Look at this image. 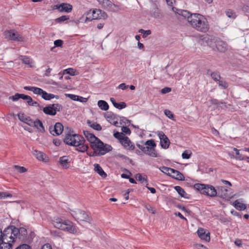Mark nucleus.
<instances>
[{"mask_svg":"<svg viewBox=\"0 0 249 249\" xmlns=\"http://www.w3.org/2000/svg\"><path fill=\"white\" fill-rule=\"evenodd\" d=\"M190 19V25L197 31L206 33L209 31V22L207 19L202 15L194 13Z\"/></svg>","mask_w":249,"mask_h":249,"instance_id":"f257e3e1","label":"nucleus"},{"mask_svg":"<svg viewBox=\"0 0 249 249\" xmlns=\"http://www.w3.org/2000/svg\"><path fill=\"white\" fill-rule=\"evenodd\" d=\"M65 143L76 147V150L81 152H84L87 150L88 146L85 143L84 138L79 135L68 133L66 135L64 140Z\"/></svg>","mask_w":249,"mask_h":249,"instance_id":"f03ea898","label":"nucleus"},{"mask_svg":"<svg viewBox=\"0 0 249 249\" xmlns=\"http://www.w3.org/2000/svg\"><path fill=\"white\" fill-rule=\"evenodd\" d=\"M52 221L53 226L56 228L67 231L71 233H74L76 231L75 227L69 220L63 219L60 217H54Z\"/></svg>","mask_w":249,"mask_h":249,"instance_id":"7ed1b4c3","label":"nucleus"},{"mask_svg":"<svg viewBox=\"0 0 249 249\" xmlns=\"http://www.w3.org/2000/svg\"><path fill=\"white\" fill-rule=\"evenodd\" d=\"M13 226L5 228L1 235V241L9 243H15L17 239V230L13 229Z\"/></svg>","mask_w":249,"mask_h":249,"instance_id":"20e7f679","label":"nucleus"},{"mask_svg":"<svg viewBox=\"0 0 249 249\" xmlns=\"http://www.w3.org/2000/svg\"><path fill=\"white\" fill-rule=\"evenodd\" d=\"M194 187L201 194L213 197L216 196L217 192L215 188L211 185L197 183Z\"/></svg>","mask_w":249,"mask_h":249,"instance_id":"39448f33","label":"nucleus"},{"mask_svg":"<svg viewBox=\"0 0 249 249\" xmlns=\"http://www.w3.org/2000/svg\"><path fill=\"white\" fill-rule=\"evenodd\" d=\"M24 89L27 90L31 91L35 94L40 95L42 98L45 100H50L54 98L56 99L59 98L58 95H55L52 93H48L39 88L36 87L25 86L24 87Z\"/></svg>","mask_w":249,"mask_h":249,"instance_id":"423d86ee","label":"nucleus"},{"mask_svg":"<svg viewBox=\"0 0 249 249\" xmlns=\"http://www.w3.org/2000/svg\"><path fill=\"white\" fill-rule=\"evenodd\" d=\"M88 17L86 18V21H91L92 19H101L102 18L105 19L107 18V14L99 9L94 10H90L88 14Z\"/></svg>","mask_w":249,"mask_h":249,"instance_id":"0eeeda50","label":"nucleus"},{"mask_svg":"<svg viewBox=\"0 0 249 249\" xmlns=\"http://www.w3.org/2000/svg\"><path fill=\"white\" fill-rule=\"evenodd\" d=\"M156 144L153 140H149L145 142L144 154L152 157H158V154L156 151Z\"/></svg>","mask_w":249,"mask_h":249,"instance_id":"6e6552de","label":"nucleus"},{"mask_svg":"<svg viewBox=\"0 0 249 249\" xmlns=\"http://www.w3.org/2000/svg\"><path fill=\"white\" fill-rule=\"evenodd\" d=\"M71 214L72 216L76 220L90 221V217L85 211L80 209L71 210Z\"/></svg>","mask_w":249,"mask_h":249,"instance_id":"1a4fd4ad","label":"nucleus"},{"mask_svg":"<svg viewBox=\"0 0 249 249\" xmlns=\"http://www.w3.org/2000/svg\"><path fill=\"white\" fill-rule=\"evenodd\" d=\"M4 35L6 38L9 40L20 42L24 41V37L14 30L5 31Z\"/></svg>","mask_w":249,"mask_h":249,"instance_id":"9d476101","label":"nucleus"},{"mask_svg":"<svg viewBox=\"0 0 249 249\" xmlns=\"http://www.w3.org/2000/svg\"><path fill=\"white\" fill-rule=\"evenodd\" d=\"M92 149L94 150L98 151L99 152V155H104L110 151L112 148L110 145L104 144L100 140L97 142Z\"/></svg>","mask_w":249,"mask_h":249,"instance_id":"9b49d317","label":"nucleus"},{"mask_svg":"<svg viewBox=\"0 0 249 249\" xmlns=\"http://www.w3.org/2000/svg\"><path fill=\"white\" fill-rule=\"evenodd\" d=\"M218 38L209 35H205L202 38L204 43H206L208 46L215 50V44Z\"/></svg>","mask_w":249,"mask_h":249,"instance_id":"f8f14e48","label":"nucleus"},{"mask_svg":"<svg viewBox=\"0 0 249 249\" xmlns=\"http://www.w3.org/2000/svg\"><path fill=\"white\" fill-rule=\"evenodd\" d=\"M63 125L60 123H56L54 126L49 127V131L53 136L60 135L63 130Z\"/></svg>","mask_w":249,"mask_h":249,"instance_id":"ddd939ff","label":"nucleus"},{"mask_svg":"<svg viewBox=\"0 0 249 249\" xmlns=\"http://www.w3.org/2000/svg\"><path fill=\"white\" fill-rule=\"evenodd\" d=\"M121 140L120 143L125 149L132 151L135 149V146L134 144L127 136H125L124 137L121 138Z\"/></svg>","mask_w":249,"mask_h":249,"instance_id":"4468645a","label":"nucleus"},{"mask_svg":"<svg viewBox=\"0 0 249 249\" xmlns=\"http://www.w3.org/2000/svg\"><path fill=\"white\" fill-rule=\"evenodd\" d=\"M158 135L160 139V143L162 148L167 149L170 144V141L167 137L162 132H159Z\"/></svg>","mask_w":249,"mask_h":249,"instance_id":"2eb2a0df","label":"nucleus"},{"mask_svg":"<svg viewBox=\"0 0 249 249\" xmlns=\"http://www.w3.org/2000/svg\"><path fill=\"white\" fill-rule=\"evenodd\" d=\"M84 134L87 140L90 142V146L92 148L96 145L97 142L100 141L98 138L88 131H84Z\"/></svg>","mask_w":249,"mask_h":249,"instance_id":"dca6fc26","label":"nucleus"},{"mask_svg":"<svg viewBox=\"0 0 249 249\" xmlns=\"http://www.w3.org/2000/svg\"><path fill=\"white\" fill-rule=\"evenodd\" d=\"M13 229H14V230H17V238H18L21 241H23L26 239L27 235V230L25 228L21 227L18 229L13 226Z\"/></svg>","mask_w":249,"mask_h":249,"instance_id":"f3484780","label":"nucleus"},{"mask_svg":"<svg viewBox=\"0 0 249 249\" xmlns=\"http://www.w3.org/2000/svg\"><path fill=\"white\" fill-rule=\"evenodd\" d=\"M56 8L61 12L70 13L72 10V5L67 3H62L59 5H56Z\"/></svg>","mask_w":249,"mask_h":249,"instance_id":"a211bd4d","label":"nucleus"},{"mask_svg":"<svg viewBox=\"0 0 249 249\" xmlns=\"http://www.w3.org/2000/svg\"><path fill=\"white\" fill-rule=\"evenodd\" d=\"M70 162L71 159L68 156H62L59 158V163L63 169H68Z\"/></svg>","mask_w":249,"mask_h":249,"instance_id":"6ab92c4d","label":"nucleus"},{"mask_svg":"<svg viewBox=\"0 0 249 249\" xmlns=\"http://www.w3.org/2000/svg\"><path fill=\"white\" fill-rule=\"evenodd\" d=\"M227 48V44L220 39L218 38L215 44V50H217L220 52H224L226 51Z\"/></svg>","mask_w":249,"mask_h":249,"instance_id":"aec40b11","label":"nucleus"},{"mask_svg":"<svg viewBox=\"0 0 249 249\" xmlns=\"http://www.w3.org/2000/svg\"><path fill=\"white\" fill-rule=\"evenodd\" d=\"M197 234L201 239L204 240L206 242H209L210 240V233H206L205 230L202 228L198 229Z\"/></svg>","mask_w":249,"mask_h":249,"instance_id":"412c9836","label":"nucleus"},{"mask_svg":"<svg viewBox=\"0 0 249 249\" xmlns=\"http://www.w3.org/2000/svg\"><path fill=\"white\" fill-rule=\"evenodd\" d=\"M32 154L37 160H42L45 162L48 161V157L46 155L41 151L37 150H33Z\"/></svg>","mask_w":249,"mask_h":249,"instance_id":"4be33fe9","label":"nucleus"},{"mask_svg":"<svg viewBox=\"0 0 249 249\" xmlns=\"http://www.w3.org/2000/svg\"><path fill=\"white\" fill-rule=\"evenodd\" d=\"M169 176L172 177L173 178L178 179V180H184V177L183 175L178 171L173 168H172L170 171Z\"/></svg>","mask_w":249,"mask_h":249,"instance_id":"5701e85b","label":"nucleus"},{"mask_svg":"<svg viewBox=\"0 0 249 249\" xmlns=\"http://www.w3.org/2000/svg\"><path fill=\"white\" fill-rule=\"evenodd\" d=\"M18 119L22 122L27 124L30 126H33V120L29 117L24 115V114H18Z\"/></svg>","mask_w":249,"mask_h":249,"instance_id":"b1692460","label":"nucleus"},{"mask_svg":"<svg viewBox=\"0 0 249 249\" xmlns=\"http://www.w3.org/2000/svg\"><path fill=\"white\" fill-rule=\"evenodd\" d=\"M94 170L95 172L98 173L102 178H106L107 176V174L103 170L101 166L97 163H95L94 165Z\"/></svg>","mask_w":249,"mask_h":249,"instance_id":"393cba45","label":"nucleus"},{"mask_svg":"<svg viewBox=\"0 0 249 249\" xmlns=\"http://www.w3.org/2000/svg\"><path fill=\"white\" fill-rule=\"evenodd\" d=\"M228 190L225 187L221 186L218 188V194L220 197L226 198L229 196Z\"/></svg>","mask_w":249,"mask_h":249,"instance_id":"a878e982","label":"nucleus"},{"mask_svg":"<svg viewBox=\"0 0 249 249\" xmlns=\"http://www.w3.org/2000/svg\"><path fill=\"white\" fill-rule=\"evenodd\" d=\"M33 126L36 127L41 132L45 131L42 122L39 120L37 119L35 121H33Z\"/></svg>","mask_w":249,"mask_h":249,"instance_id":"bb28decb","label":"nucleus"},{"mask_svg":"<svg viewBox=\"0 0 249 249\" xmlns=\"http://www.w3.org/2000/svg\"><path fill=\"white\" fill-rule=\"evenodd\" d=\"M178 14L187 18L189 23H190V18H191L193 17V15H194V14H191L189 11L185 10H179Z\"/></svg>","mask_w":249,"mask_h":249,"instance_id":"cd10ccee","label":"nucleus"},{"mask_svg":"<svg viewBox=\"0 0 249 249\" xmlns=\"http://www.w3.org/2000/svg\"><path fill=\"white\" fill-rule=\"evenodd\" d=\"M151 15L153 17L156 18H161L162 17L160 10L157 6L151 10Z\"/></svg>","mask_w":249,"mask_h":249,"instance_id":"c85d7f7f","label":"nucleus"},{"mask_svg":"<svg viewBox=\"0 0 249 249\" xmlns=\"http://www.w3.org/2000/svg\"><path fill=\"white\" fill-rule=\"evenodd\" d=\"M233 205L236 209L240 211L244 210L247 208L245 204L239 202L238 200H236L234 201L233 203Z\"/></svg>","mask_w":249,"mask_h":249,"instance_id":"c756f323","label":"nucleus"},{"mask_svg":"<svg viewBox=\"0 0 249 249\" xmlns=\"http://www.w3.org/2000/svg\"><path fill=\"white\" fill-rule=\"evenodd\" d=\"M175 190L182 197L188 198V195L185 193L184 189L179 186H176L174 187Z\"/></svg>","mask_w":249,"mask_h":249,"instance_id":"7c9ffc66","label":"nucleus"},{"mask_svg":"<svg viewBox=\"0 0 249 249\" xmlns=\"http://www.w3.org/2000/svg\"><path fill=\"white\" fill-rule=\"evenodd\" d=\"M98 107L102 110L106 111L109 108L107 102L104 100H99L97 103Z\"/></svg>","mask_w":249,"mask_h":249,"instance_id":"2f4dec72","label":"nucleus"},{"mask_svg":"<svg viewBox=\"0 0 249 249\" xmlns=\"http://www.w3.org/2000/svg\"><path fill=\"white\" fill-rule=\"evenodd\" d=\"M44 113L47 115L53 116L55 115V112L53 111L51 105H49L43 108Z\"/></svg>","mask_w":249,"mask_h":249,"instance_id":"473e14b6","label":"nucleus"},{"mask_svg":"<svg viewBox=\"0 0 249 249\" xmlns=\"http://www.w3.org/2000/svg\"><path fill=\"white\" fill-rule=\"evenodd\" d=\"M87 123L89 126L96 130L100 131L102 129V127L100 124H97V123L88 120Z\"/></svg>","mask_w":249,"mask_h":249,"instance_id":"72a5a7b5","label":"nucleus"},{"mask_svg":"<svg viewBox=\"0 0 249 249\" xmlns=\"http://www.w3.org/2000/svg\"><path fill=\"white\" fill-rule=\"evenodd\" d=\"M14 243L1 242L0 243V249H12Z\"/></svg>","mask_w":249,"mask_h":249,"instance_id":"f704fd0d","label":"nucleus"},{"mask_svg":"<svg viewBox=\"0 0 249 249\" xmlns=\"http://www.w3.org/2000/svg\"><path fill=\"white\" fill-rule=\"evenodd\" d=\"M20 59L22 60V62L25 64L28 65L30 66V67H32V60L29 57L26 56H20Z\"/></svg>","mask_w":249,"mask_h":249,"instance_id":"c9c22d12","label":"nucleus"},{"mask_svg":"<svg viewBox=\"0 0 249 249\" xmlns=\"http://www.w3.org/2000/svg\"><path fill=\"white\" fill-rule=\"evenodd\" d=\"M105 117L109 123L115 120V115L111 112H107L106 113Z\"/></svg>","mask_w":249,"mask_h":249,"instance_id":"e433bc0d","label":"nucleus"},{"mask_svg":"<svg viewBox=\"0 0 249 249\" xmlns=\"http://www.w3.org/2000/svg\"><path fill=\"white\" fill-rule=\"evenodd\" d=\"M136 178L137 180L141 181L142 183L145 182L146 185H148V181L146 178L142 177L140 174H137L136 175Z\"/></svg>","mask_w":249,"mask_h":249,"instance_id":"4c0bfd02","label":"nucleus"},{"mask_svg":"<svg viewBox=\"0 0 249 249\" xmlns=\"http://www.w3.org/2000/svg\"><path fill=\"white\" fill-rule=\"evenodd\" d=\"M52 108L53 109V111L55 112V114L57 111H59L62 109V107L61 105L58 104H53L51 105Z\"/></svg>","mask_w":249,"mask_h":249,"instance_id":"58836bf2","label":"nucleus"},{"mask_svg":"<svg viewBox=\"0 0 249 249\" xmlns=\"http://www.w3.org/2000/svg\"><path fill=\"white\" fill-rule=\"evenodd\" d=\"M75 72L76 71L74 69L72 68H68L64 70L63 74L67 73L73 76L76 74Z\"/></svg>","mask_w":249,"mask_h":249,"instance_id":"ea45409f","label":"nucleus"},{"mask_svg":"<svg viewBox=\"0 0 249 249\" xmlns=\"http://www.w3.org/2000/svg\"><path fill=\"white\" fill-rule=\"evenodd\" d=\"M22 94L16 93L13 96H10L9 97V100H12L13 101H17L19 99L22 98Z\"/></svg>","mask_w":249,"mask_h":249,"instance_id":"a19ab883","label":"nucleus"},{"mask_svg":"<svg viewBox=\"0 0 249 249\" xmlns=\"http://www.w3.org/2000/svg\"><path fill=\"white\" fill-rule=\"evenodd\" d=\"M212 78L215 81H219L220 79V75L218 72H213L211 73Z\"/></svg>","mask_w":249,"mask_h":249,"instance_id":"79ce46f5","label":"nucleus"},{"mask_svg":"<svg viewBox=\"0 0 249 249\" xmlns=\"http://www.w3.org/2000/svg\"><path fill=\"white\" fill-rule=\"evenodd\" d=\"M233 150L235 152L236 155H237L236 157V159L240 160H244V157H243L242 155L240 153V150L237 149L236 148H234Z\"/></svg>","mask_w":249,"mask_h":249,"instance_id":"37998d69","label":"nucleus"},{"mask_svg":"<svg viewBox=\"0 0 249 249\" xmlns=\"http://www.w3.org/2000/svg\"><path fill=\"white\" fill-rule=\"evenodd\" d=\"M160 170L164 174H166L168 175H170V171L172 169L171 168H169L165 166H162L160 168Z\"/></svg>","mask_w":249,"mask_h":249,"instance_id":"c03bdc74","label":"nucleus"},{"mask_svg":"<svg viewBox=\"0 0 249 249\" xmlns=\"http://www.w3.org/2000/svg\"><path fill=\"white\" fill-rule=\"evenodd\" d=\"M14 168L16 169L18 172L23 173L27 171V169L23 166H20L18 165H15Z\"/></svg>","mask_w":249,"mask_h":249,"instance_id":"a18cd8bd","label":"nucleus"},{"mask_svg":"<svg viewBox=\"0 0 249 249\" xmlns=\"http://www.w3.org/2000/svg\"><path fill=\"white\" fill-rule=\"evenodd\" d=\"M115 104L114 107L119 109H122L126 107V104L123 102H121L120 103H117L116 102Z\"/></svg>","mask_w":249,"mask_h":249,"instance_id":"49530a36","label":"nucleus"},{"mask_svg":"<svg viewBox=\"0 0 249 249\" xmlns=\"http://www.w3.org/2000/svg\"><path fill=\"white\" fill-rule=\"evenodd\" d=\"M226 16L229 18H235V13L231 10L229 9L226 12Z\"/></svg>","mask_w":249,"mask_h":249,"instance_id":"de8ad7c7","label":"nucleus"},{"mask_svg":"<svg viewBox=\"0 0 249 249\" xmlns=\"http://www.w3.org/2000/svg\"><path fill=\"white\" fill-rule=\"evenodd\" d=\"M139 32L142 34H143V36L144 37H146L148 35L151 34V31L149 30H144L143 29H140L139 31Z\"/></svg>","mask_w":249,"mask_h":249,"instance_id":"09e8293b","label":"nucleus"},{"mask_svg":"<svg viewBox=\"0 0 249 249\" xmlns=\"http://www.w3.org/2000/svg\"><path fill=\"white\" fill-rule=\"evenodd\" d=\"M218 85L222 89H226L228 86V83L227 82H226L224 81H222L220 80H219L218 81Z\"/></svg>","mask_w":249,"mask_h":249,"instance_id":"8fccbe9b","label":"nucleus"},{"mask_svg":"<svg viewBox=\"0 0 249 249\" xmlns=\"http://www.w3.org/2000/svg\"><path fill=\"white\" fill-rule=\"evenodd\" d=\"M145 208L147 210V211L153 213L154 214L156 213V211L155 209H154L151 206H150L149 204H146L145 205Z\"/></svg>","mask_w":249,"mask_h":249,"instance_id":"3c124183","label":"nucleus"},{"mask_svg":"<svg viewBox=\"0 0 249 249\" xmlns=\"http://www.w3.org/2000/svg\"><path fill=\"white\" fill-rule=\"evenodd\" d=\"M164 113L168 118H169L170 119L173 120L174 114L172 113L171 111L168 109H165L164 110Z\"/></svg>","mask_w":249,"mask_h":249,"instance_id":"603ef678","label":"nucleus"},{"mask_svg":"<svg viewBox=\"0 0 249 249\" xmlns=\"http://www.w3.org/2000/svg\"><path fill=\"white\" fill-rule=\"evenodd\" d=\"M114 137L117 138L120 142H121V139L124 137L125 136L123 133H120L119 132H116L113 134Z\"/></svg>","mask_w":249,"mask_h":249,"instance_id":"864d4df0","label":"nucleus"},{"mask_svg":"<svg viewBox=\"0 0 249 249\" xmlns=\"http://www.w3.org/2000/svg\"><path fill=\"white\" fill-rule=\"evenodd\" d=\"M66 96L73 101H77L79 98V96L72 94H66Z\"/></svg>","mask_w":249,"mask_h":249,"instance_id":"5fc2aeb1","label":"nucleus"},{"mask_svg":"<svg viewBox=\"0 0 249 249\" xmlns=\"http://www.w3.org/2000/svg\"><path fill=\"white\" fill-rule=\"evenodd\" d=\"M69 16H62L59 18H56V20L58 22H62L69 19Z\"/></svg>","mask_w":249,"mask_h":249,"instance_id":"6e6d98bb","label":"nucleus"},{"mask_svg":"<svg viewBox=\"0 0 249 249\" xmlns=\"http://www.w3.org/2000/svg\"><path fill=\"white\" fill-rule=\"evenodd\" d=\"M12 197V195L8 193H0V198Z\"/></svg>","mask_w":249,"mask_h":249,"instance_id":"4d7b16f0","label":"nucleus"},{"mask_svg":"<svg viewBox=\"0 0 249 249\" xmlns=\"http://www.w3.org/2000/svg\"><path fill=\"white\" fill-rule=\"evenodd\" d=\"M63 43V41L61 39H57L54 41V45L55 47H61Z\"/></svg>","mask_w":249,"mask_h":249,"instance_id":"13d9d810","label":"nucleus"},{"mask_svg":"<svg viewBox=\"0 0 249 249\" xmlns=\"http://www.w3.org/2000/svg\"><path fill=\"white\" fill-rule=\"evenodd\" d=\"M16 249H31V247L27 244H23L17 247Z\"/></svg>","mask_w":249,"mask_h":249,"instance_id":"bf43d9fd","label":"nucleus"},{"mask_svg":"<svg viewBox=\"0 0 249 249\" xmlns=\"http://www.w3.org/2000/svg\"><path fill=\"white\" fill-rule=\"evenodd\" d=\"M122 130L123 132L127 134H130L131 133V131L129 128L126 126H123L122 127Z\"/></svg>","mask_w":249,"mask_h":249,"instance_id":"052dcab7","label":"nucleus"},{"mask_svg":"<svg viewBox=\"0 0 249 249\" xmlns=\"http://www.w3.org/2000/svg\"><path fill=\"white\" fill-rule=\"evenodd\" d=\"M190 157L191 154H188L187 152H186V151L183 152V153L182 154V157L183 159H188L190 158Z\"/></svg>","mask_w":249,"mask_h":249,"instance_id":"680f3d73","label":"nucleus"},{"mask_svg":"<svg viewBox=\"0 0 249 249\" xmlns=\"http://www.w3.org/2000/svg\"><path fill=\"white\" fill-rule=\"evenodd\" d=\"M128 86L126 85L124 83H122V84H120L118 86V88L119 89H121L123 90L126 89L127 88H128Z\"/></svg>","mask_w":249,"mask_h":249,"instance_id":"e2e57ef3","label":"nucleus"},{"mask_svg":"<svg viewBox=\"0 0 249 249\" xmlns=\"http://www.w3.org/2000/svg\"><path fill=\"white\" fill-rule=\"evenodd\" d=\"M137 146L144 153L145 151V142L143 144H137Z\"/></svg>","mask_w":249,"mask_h":249,"instance_id":"0e129e2a","label":"nucleus"},{"mask_svg":"<svg viewBox=\"0 0 249 249\" xmlns=\"http://www.w3.org/2000/svg\"><path fill=\"white\" fill-rule=\"evenodd\" d=\"M171 90V88L166 87L161 89V93L163 94L169 92Z\"/></svg>","mask_w":249,"mask_h":249,"instance_id":"69168bd1","label":"nucleus"},{"mask_svg":"<svg viewBox=\"0 0 249 249\" xmlns=\"http://www.w3.org/2000/svg\"><path fill=\"white\" fill-rule=\"evenodd\" d=\"M87 100H88L87 98H84L83 97L79 96L78 99L77 100V101H79V102H82V103H85L87 101Z\"/></svg>","mask_w":249,"mask_h":249,"instance_id":"338daca9","label":"nucleus"},{"mask_svg":"<svg viewBox=\"0 0 249 249\" xmlns=\"http://www.w3.org/2000/svg\"><path fill=\"white\" fill-rule=\"evenodd\" d=\"M234 244L237 246H240L242 245V242L241 241V240L240 239H236L235 241H234Z\"/></svg>","mask_w":249,"mask_h":249,"instance_id":"774afa93","label":"nucleus"}]
</instances>
